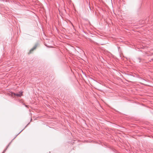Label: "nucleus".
Here are the masks:
<instances>
[{"label":"nucleus","mask_w":153,"mask_h":153,"mask_svg":"<svg viewBox=\"0 0 153 153\" xmlns=\"http://www.w3.org/2000/svg\"><path fill=\"white\" fill-rule=\"evenodd\" d=\"M6 150V149L4 150L3 152L2 153H4L5 152Z\"/></svg>","instance_id":"obj_8"},{"label":"nucleus","mask_w":153,"mask_h":153,"mask_svg":"<svg viewBox=\"0 0 153 153\" xmlns=\"http://www.w3.org/2000/svg\"><path fill=\"white\" fill-rule=\"evenodd\" d=\"M38 46V44H36L35 46L32 48L31 49L29 53H31V52L34 50H35L36 48L37 47V46Z\"/></svg>","instance_id":"obj_2"},{"label":"nucleus","mask_w":153,"mask_h":153,"mask_svg":"<svg viewBox=\"0 0 153 153\" xmlns=\"http://www.w3.org/2000/svg\"><path fill=\"white\" fill-rule=\"evenodd\" d=\"M141 81L143 82L144 83V82H146V81L144 79H142L141 78Z\"/></svg>","instance_id":"obj_6"},{"label":"nucleus","mask_w":153,"mask_h":153,"mask_svg":"<svg viewBox=\"0 0 153 153\" xmlns=\"http://www.w3.org/2000/svg\"><path fill=\"white\" fill-rule=\"evenodd\" d=\"M38 46V44H36L35 46L32 48L31 49L29 53H31V52L34 50H35L36 48L37 47V46Z\"/></svg>","instance_id":"obj_3"},{"label":"nucleus","mask_w":153,"mask_h":153,"mask_svg":"<svg viewBox=\"0 0 153 153\" xmlns=\"http://www.w3.org/2000/svg\"><path fill=\"white\" fill-rule=\"evenodd\" d=\"M38 46V44H36L35 46L32 48L31 49L29 53H31V52L34 50H35L36 48L37 47V46Z\"/></svg>","instance_id":"obj_4"},{"label":"nucleus","mask_w":153,"mask_h":153,"mask_svg":"<svg viewBox=\"0 0 153 153\" xmlns=\"http://www.w3.org/2000/svg\"><path fill=\"white\" fill-rule=\"evenodd\" d=\"M23 105H25V106L26 107H27V105H25V104L24 103H23Z\"/></svg>","instance_id":"obj_7"},{"label":"nucleus","mask_w":153,"mask_h":153,"mask_svg":"<svg viewBox=\"0 0 153 153\" xmlns=\"http://www.w3.org/2000/svg\"><path fill=\"white\" fill-rule=\"evenodd\" d=\"M136 60L137 62H140L141 60V59L140 58H138Z\"/></svg>","instance_id":"obj_5"},{"label":"nucleus","mask_w":153,"mask_h":153,"mask_svg":"<svg viewBox=\"0 0 153 153\" xmlns=\"http://www.w3.org/2000/svg\"><path fill=\"white\" fill-rule=\"evenodd\" d=\"M22 91H20L18 93L16 94L15 93H13V95L14 96H16L17 97H20L22 96Z\"/></svg>","instance_id":"obj_1"}]
</instances>
